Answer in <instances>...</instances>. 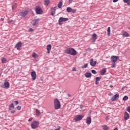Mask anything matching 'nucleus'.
Returning a JSON list of instances; mask_svg holds the SVG:
<instances>
[{
	"label": "nucleus",
	"instance_id": "f257e3e1",
	"mask_svg": "<svg viewBox=\"0 0 130 130\" xmlns=\"http://www.w3.org/2000/svg\"><path fill=\"white\" fill-rule=\"evenodd\" d=\"M64 52L65 53H67V54H70V55L75 56L77 54V51L72 48L66 49L64 51Z\"/></svg>",
	"mask_w": 130,
	"mask_h": 130
},
{
	"label": "nucleus",
	"instance_id": "f03ea898",
	"mask_svg": "<svg viewBox=\"0 0 130 130\" xmlns=\"http://www.w3.org/2000/svg\"><path fill=\"white\" fill-rule=\"evenodd\" d=\"M55 109H59L60 108V102L57 99H55L54 101Z\"/></svg>",
	"mask_w": 130,
	"mask_h": 130
},
{
	"label": "nucleus",
	"instance_id": "7ed1b4c3",
	"mask_svg": "<svg viewBox=\"0 0 130 130\" xmlns=\"http://www.w3.org/2000/svg\"><path fill=\"white\" fill-rule=\"evenodd\" d=\"M35 12L37 15H42L43 14V11L40 6H37L35 9Z\"/></svg>",
	"mask_w": 130,
	"mask_h": 130
},
{
	"label": "nucleus",
	"instance_id": "20e7f679",
	"mask_svg": "<svg viewBox=\"0 0 130 130\" xmlns=\"http://www.w3.org/2000/svg\"><path fill=\"white\" fill-rule=\"evenodd\" d=\"M39 122L38 121H34L31 124V127L33 129H35V128H37L38 126H39Z\"/></svg>",
	"mask_w": 130,
	"mask_h": 130
},
{
	"label": "nucleus",
	"instance_id": "39448f33",
	"mask_svg": "<svg viewBox=\"0 0 130 130\" xmlns=\"http://www.w3.org/2000/svg\"><path fill=\"white\" fill-rule=\"evenodd\" d=\"M82 119H83V115H78L75 116L73 120L75 122H78V121H80V120H82Z\"/></svg>",
	"mask_w": 130,
	"mask_h": 130
},
{
	"label": "nucleus",
	"instance_id": "423d86ee",
	"mask_svg": "<svg viewBox=\"0 0 130 130\" xmlns=\"http://www.w3.org/2000/svg\"><path fill=\"white\" fill-rule=\"evenodd\" d=\"M119 59V56H112L111 57V61L112 62H116Z\"/></svg>",
	"mask_w": 130,
	"mask_h": 130
},
{
	"label": "nucleus",
	"instance_id": "0eeeda50",
	"mask_svg": "<svg viewBox=\"0 0 130 130\" xmlns=\"http://www.w3.org/2000/svg\"><path fill=\"white\" fill-rule=\"evenodd\" d=\"M67 21H69V18L60 17L58 20L59 25H61L60 23L62 22H67Z\"/></svg>",
	"mask_w": 130,
	"mask_h": 130
},
{
	"label": "nucleus",
	"instance_id": "6e6552de",
	"mask_svg": "<svg viewBox=\"0 0 130 130\" xmlns=\"http://www.w3.org/2000/svg\"><path fill=\"white\" fill-rule=\"evenodd\" d=\"M22 42H18L15 46V48H17V50H20L21 47H22Z\"/></svg>",
	"mask_w": 130,
	"mask_h": 130
},
{
	"label": "nucleus",
	"instance_id": "1a4fd4ad",
	"mask_svg": "<svg viewBox=\"0 0 130 130\" xmlns=\"http://www.w3.org/2000/svg\"><path fill=\"white\" fill-rule=\"evenodd\" d=\"M117 98H119V94L118 93H116L112 98L111 99L112 102L115 101Z\"/></svg>",
	"mask_w": 130,
	"mask_h": 130
},
{
	"label": "nucleus",
	"instance_id": "9d476101",
	"mask_svg": "<svg viewBox=\"0 0 130 130\" xmlns=\"http://www.w3.org/2000/svg\"><path fill=\"white\" fill-rule=\"evenodd\" d=\"M31 76L32 81H35L36 80V72L35 71H32L31 72Z\"/></svg>",
	"mask_w": 130,
	"mask_h": 130
},
{
	"label": "nucleus",
	"instance_id": "9b49d317",
	"mask_svg": "<svg viewBox=\"0 0 130 130\" xmlns=\"http://www.w3.org/2000/svg\"><path fill=\"white\" fill-rule=\"evenodd\" d=\"M97 63V61H94L93 59H90V64L91 67H95Z\"/></svg>",
	"mask_w": 130,
	"mask_h": 130
},
{
	"label": "nucleus",
	"instance_id": "f8f14e48",
	"mask_svg": "<svg viewBox=\"0 0 130 130\" xmlns=\"http://www.w3.org/2000/svg\"><path fill=\"white\" fill-rule=\"evenodd\" d=\"M129 118V115L128 112H125L124 115V119L125 120H127Z\"/></svg>",
	"mask_w": 130,
	"mask_h": 130
},
{
	"label": "nucleus",
	"instance_id": "ddd939ff",
	"mask_svg": "<svg viewBox=\"0 0 130 130\" xmlns=\"http://www.w3.org/2000/svg\"><path fill=\"white\" fill-rule=\"evenodd\" d=\"M91 122H92V118H91V117H88L86 119V123L90 124Z\"/></svg>",
	"mask_w": 130,
	"mask_h": 130
},
{
	"label": "nucleus",
	"instance_id": "4468645a",
	"mask_svg": "<svg viewBox=\"0 0 130 130\" xmlns=\"http://www.w3.org/2000/svg\"><path fill=\"white\" fill-rule=\"evenodd\" d=\"M28 13H29V11H25L24 12H21L20 14V16H21V17H25V16H27Z\"/></svg>",
	"mask_w": 130,
	"mask_h": 130
},
{
	"label": "nucleus",
	"instance_id": "2eb2a0df",
	"mask_svg": "<svg viewBox=\"0 0 130 130\" xmlns=\"http://www.w3.org/2000/svg\"><path fill=\"white\" fill-rule=\"evenodd\" d=\"M100 80H101V77H97L95 78V85H98V84H99V81H100Z\"/></svg>",
	"mask_w": 130,
	"mask_h": 130
},
{
	"label": "nucleus",
	"instance_id": "dca6fc26",
	"mask_svg": "<svg viewBox=\"0 0 130 130\" xmlns=\"http://www.w3.org/2000/svg\"><path fill=\"white\" fill-rule=\"evenodd\" d=\"M52 46L50 44H49L47 46V50L48 51V53H50V50H51Z\"/></svg>",
	"mask_w": 130,
	"mask_h": 130
},
{
	"label": "nucleus",
	"instance_id": "f3484780",
	"mask_svg": "<svg viewBox=\"0 0 130 130\" xmlns=\"http://www.w3.org/2000/svg\"><path fill=\"white\" fill-rule=\"evenodd\" d=\"M92 41L93 42H95V41H96V39H97V35L96 34H93L92 35Z\"/></svg>",
	"mask_w": 130,
	"mask_h": 130
},
{
	"label": "nucleus",
	"instance_id": "a211bd4d",
	"mask_svg": "<svg viewBox=\"0 0 130 130\" xmlns=\"http://www.w3.org/2000/svg\"><path fill=\"white\" fill-rule=\"evenodd\" d=\"M85 76L86 78H91V77H92V74H91L90 72H86Z\"/></svg>",
	"mask_w": 130,
	"mask_h": 130
},
{
	"label": "nucleus",
	"instance_id": "6ab92c4d",
	"mask_svg": "<svg viewBox=\"0 0 130 130\" xmlns=\"http://www.w3.org/2000/svg\"><path fill=\"white\" fill-rule=\"evenodd\" d=\"M105 73H106V69L104 68L100 71V75L103 76V75L105 74Z\"/></svg>",
	"mask_w": 130,
	"mask_h": 130
},
{
	"label": "nucleus",
	"instance_id": "aec40b11",
	"mask_svg": "<svg viewBox=\"0 0 130 130\" xmlns=\"http://www.w3.org/2000/svg\"><path fill=\"white\" fill-rule=\"evenodd\" d=\"M39 22V19H35V22L32 23L33 26H36V25H38V23Z\"/></svg>",
	"mask_w": 130,
	"mask_h": 130
},
{
	"label": "nucleus",
	"instance_id": "412c9836",
	"mask_svg": "<svg viewBox=\"0 0 130 130\" xmlns=\"http://www.w3.org/2000/svg\"><path fill=\"white\" fill-rule=\"evenodd\" d=\"M15 108V106H14L13 103H11V105L9 106V110H12V109H14Z\"/></svg>",
	"mask_w": 130,
	"mask_h": 130
},
{
	"label": "nucleus",
	"instance_id": "4be33fe9",
	"mask_svg": "<svg viewBox=\"0 0 130 130\" xmlns=\"http://www.w3.org/2000/svg\"><path fill=\"white\" fill-rule=\"evenodd\" d=\"M1 61L2 63H7V58L5 57H2L1 59Z\"/></svg>",
	"mask_w": 130,
	"mask_h": 130
},
{
	"label": "nucleus",
	"instance_id": "5701e85b",
	"mask_svg": "<svg viewBox=\"0 0 130 130\" xmlns=\"http://www.w3.org/2000/svg\"><path fill=\"white\" fill-rule=\"evenodd\" d=\"M4 86L5 88H9L10 87V83H9V82H5Z\"/></svg>",
	"mask_w": 130,
	"mask_h": 130
},
{
	"label": "nucleus",
	"instance_id": "b1692460",
	"mask_svg": "<svg viewBox=\"0 0 130 130\" xmlns=\"http://www.w3.org/2000/svg\"><path fill=\"white\" fill-rule=\"evenodd\" d=\"M122 36H123V37H128V36H129V35H128V33L125 31L123 33Z\"/></svg>",
	"mask_w": 130,
	"mask_h": 130
},
{
	"label": "nucleus",
	"instance_id": "393cba45",
	"mask_svg": "<svg viewBox=\"0 0 130 130\" xmlns=\"http://www.w3.org/2000/svg\"><path fill=\"white\" fill-rule=\"evenodd\" d=\"M125 4H127V6H130V0H123Z\"/></svg>",
	"mask_w": 130,
	"mask_h": 130
},
{
	"label": "nucleus",
	"instance_id": "a878e982",
	"mask_svg": "<svg viewBox=\"0 0 130 130\" xmlns=\"http://www.w3.org/2000/svg\"><path fill=\"white\" fill-rule=\"evenodd\" d=\"M72 9L71 7H67V13H71Z\"/></svg>",
	"mask_w": 130,
	"mask_h": 130
},
{
	"label": "nucleus",
	"instance_id": "bb28decb",
	"mask_svg": "<svg viewBox=\"0 0 130 130\" xmlns=\"http://www.w3.org/2000/svg\"><path fill=\"white\" fill-rule=\"evenodd\" d=\"M102 127H103L104 130H108V129H109V128L106 125H103Z\"/></svg>",
	"mask_w": 130,
	"mask_h": 130
},
{
	"label": "nucleus",
	"instance_id": "cd10ccee",
	"mask_svg": "<svg viewBox=\"0 0 130 130\" xmlns=\"http://www.w3.org/2000/svg\"><path fill=\"white\" fill-rule=\"evenodd\" d=\"M32 56L34 58H37V57H38V55L37 54H36V53H33Z\"/></svg>",
	"mask_w": 130,
	"mask_h": 130
},
{
	"label": "nucleus",
	"instance_id": "c85d7f7f",
	"mask_svg": "<svg viewBox=\"0 0 130 130\" xmlns=\"http://www.w3.org/2000/svg\"><path fill=\"white\" fill-rule=\"evenodd\" d=\"M44 3L45 6H48V5H49L50 1L49 0H45Z\"/></svg>",
	"mask_w": 130,
	"mask_h": 130
},
{
	"label": "nucleus",
	"instance_id": "c756f323",
	"mask_svg": "<svg viewBox=\"0 0 130 130\" xmlns=\"http://www.w3.org/2000/svg\"><path fill=\"white\" fill-rule=\"evenodd\" d=\"M107 32H107L108 36H110V32H111L110 27H108Z\"/></svg>",
	"mask_w": 130,
	"mask_h": 130
},
{
	"label": "nucleus",
	"instance_id": "7c9ffc66",
	"mask_svg": "<svg viewBox=\"0 0 130 130\" xmlns=\"http://www.w3.org/2000/svg\"><path fill=\"white\" fill-rule=\"evenodd\" d=\"M17 4L16 3H14L12 5V8L13 10H14V9H16V8H17Z\"/></svg>",
	"mask_w": 130,
	"mask_h": 130
},
{
	"label": "nucleus",
	"instance_id": "2f4dec72",
	"mask_svg": "<svg viewBox=\"0 0 130 130\" xmlns=\"http://www.w3.org/2000/svg\"><path fill=\"white\" fill-rule=\"evenodd\" d=\"M62 6V3L61 2H59V4H58V8L59 9H61Z\"/></svg>",
	"mask_w": 130,
	"mask_h": 130
},
{
	"label": "nucleus",
	"instance_id": "473e14b6",
	"mask_svg": "<svg viewBox=\"0 0 130 130\" xmlns=\"http://www.w3.org/2000/svg\"><path fill=\"white\" fill-rule=\"evenodd\" d=\"M36 113L37 114V116L40 115V111L38 109L36 110Z\"/></svg>",
	"mask_w": 130,
	"mask_h": 130
},
{
	"label": "nucleus",
	"instance_id": "72a5a7b5",
	"mask_svg": "<svg viewBox=\"0 0 130 130\" xmlns=\"http://www.w3.org/2000/svg\"><path fill=\"white\" fill-rule=\"evenodd\" d=\"M127 99H128V97L126 95H125L123 98V101H126V100H127Z\"/></svg>",
	"mask_w": 130,
	"mask_h": 130
},
{
	"label": "nucleus",
	"instance_id": "f704fd0d",
	"mask_svg": "<svg viewBox=\"0 0 130 130\" xmlns=\"http://www.w3.org/2000/svg\"><path fill=\"white\" fill-rule=\"evenodd\" d=\"M88 67V63H86L84 66H82L81 67V69H86V68Z\"/></svg>",
	"mask_w": 130,
	"mask_h": 130
},
{
	"label": "nucleus",
	"instance_id": "c9c22d12",
	"mask_svg": "<svg viewBox=\"0 0 130 130\" xmlns=\"http://www.w3.org/2000/svg\"><path fill=\"white\" fill-rule=\"evenodd\" d=\"M77 12V10L76 9H72L71 11V13H72V14H76V12Z\"/></svg>",
	"mask_w": 130,
	"mask_h": 130
},
{
	"label": "nucleus",
	"instance_id": "e433bc0d",
	"mask_svg": "<svg viewBox=\"0 0 130 130\" xmlns=\"http://www.w3.org/2000/svg\"><path fill=\"white\" fill-rule=\"evenodd\" d=\"M115 67V62H112V66L111 68L113 69Z\"/></svg>",
	"mask_w": 130,
	"mask_h": 130
},
{
	"label": "nucleus",
	"instance_id": "4c0bfd02",
	"mask_svg": "<svg viewBox=\"0 0 130 130\" xmlns=\"http://www.w3.org/2000/svg\"><path fill=\"white\" fill-rule=\"evenodd\" d=\"M91 73L92 74H93L94 75H96V74H97V72H96V71L92 70H91Z\"/></svg>",
	"mask_w": 130,
	"mask_h": 130
},
{
	"label": "nucleus",
	"instance_id": "58836bf2",
	"mask_svg": "<svg viewBox=\"0 0 130 130\" xmlns=\"http://www.w3.org/2000/svg\"><path fill=\"white\" fill-rule=\"evenodd\" d=\"M54 14H55V11H52L51 12V16H54Z\"/></svg>",
	"mask_w": 130,
	"mask_h": 130
},
{
	"label": "nucleus",
	"instance_id": "ea45409f",
	"mask_svg": "<svg viewBox=\"0 0 130 130\" xmlns=\"http://www.w3.org/2000/svg\"><path fill=\"white\" fill-rule=\"evenodd\" d=\"M127 111L129 112V113H130V106L127 107Z\"/></svg>",
	"mask_w": 130,
	"mask_h": 130
},
{
	"label": "nucleus",
	"instance_id": "a19ab883",
	"mask_svg": "<svg viewBox=\"0 0 130 130\" xmlns=\"http://www.w3.org/2000/svg\"><path fill=\"white\" fill-rule=\"evenodd\" d=\"M72 71H73V72H77V69H76V68H73L72 69Z\"/></svg>",
	"mask_w": 130,
	"mask_h": 130
},
{
	"label": "nucleus",
	"instance_id": "79ce46f5",
	"mask_svg": "<svg viewBox=\"0 0 130 130\" xmlns=\"http://www.w3.org/2000/svg\"><path fill=\"white\" fill-rule=\"evenodd\" d=\"M32 120H33V118H32V117H30V118L28 119V121H29V122H30L32 121Z\"/></svg>",
	"mask_w": 130,
	"mask_h": 130
},
{
	"label": "nucleus",
	"instance_id": "37998d69",
	"mask_svg": "<svg viewBox=\"0 0 130 130\" xmlns=\"http://www.w3.org/2000/svg\"><path fill=\"white\" fill-rule=\"evenodd\" d=\"M51 10H53V11H56V7H52L51 8Z\"/></svg>",
	"mask_w": 130,
	"mask_h": 130
},
{
	"label": "nucleus",
	"instance_id": "c03bdc74",
	"mask_svg": "<svg viewBox=\"0 0 130 130\" xmlns=\"http://www.w3.org/2000/svg\"><path fill=\"white\" fill-rule=\"evenodd\" d=\"M28 31H29V32H32V31H33V28H29V30H28Z\"/></svg>",
	"mask_w": 130,
	"mask_h": 130
},
{
	"label": "nucleus",
	"instance_id": "a18cd8bd",
	"mask_svg": "<svg viewBox=\"0 0 130 130\" xmlns=\"http://www.w3.org/2000/svg\"><path fill=\"white\" fill-rule=\"evenodd\" d=\"M17 109L18 110H21V106H17Z\"/></svg>",
	"mask_w": 130,
	"mask_h": 130
},
{
	"label": "nucleus",
	"instance_id": "49530a36",
	"mask_svg": "<svg viewBox=\"0 0 130 130\" xmlns=\"http://www.w3.org/2000/svg\"><path fill=\"white\" fill-rule=\"evenodd\" d=\"M14 103H15L16 105H18V104H19V102L18 101H15Z\"/></svg>",
	"mask_w": 130,
	"mask_h": 130
},
{
	"label": "nucleus",
	"instance_id": "de8ad7c7",
	"mask_svg": "<svg viewBox=\"0 0 130 130\" xmlns=\"http://www.w3.org/2000/svg\"><path fill=\"white\" fill-rule=\"evenodd\" d=\"M12 22H13L12 19H9V21H8V23H12Z\"/></svg>",
	"mask_w": 130,
	"mask_h": 130
},
{
	"label": "nucleus",
	"instance_id": "09e8293b",
	"mask_svg": "<svg viewBox=\"0 0 130 130\" xmlns=\"http://www.w3.org/2000/svg\"><path fill=\"white\" fill-rule=\"evenodd\" d=\"M87 50H88V51H91V50H92V49H91V48H88L87 49Z\"/></svg>",
	"mask_w": 130,
	"mask_h": 130
},
{
	"label": "nucleus",
	"instance_id": "8fccbe9b",
	"mask_svg": "<svg viewBox=\"0 0 130 130\" xmlns=\"http://www.w3.org/2000/svg\"><path fill=\"white\" fill-rule=\"evenodd\" d=\"M80 108L82 109L83 108H84V106L81 105L80 106Z\"/></svg>",
	"mask_w": 130,
	"mask_h": 130
},
{
	"label": "nucleus",
	"instance_id": "3c124183",
	"mask_svg": "<svg viewBox=\"0 0 130 130\" xmlns=\"http://www.w3.org/2000/svg\"><path fill=\"white\" fill-rule=\"evenodd\" d=\"M108 119H109V117L108 116L106 117V120H108Z\"/></svg>",
	"mask_w": 130,
	"mask_h": 130
},
{
	"label": "nucleus",
	"instance_id": "603ef678",
	"mask_svg": "<svg viewBox=\"0 0 130 130\" xmlns=\"http://www.w3.org/2000/svg\"><path fill=\"white\" fill-rule=\"evenodd\" d=\"M113 3H116V2H118V0H113Z\"/></svg>",
	"mask_w": 130,
	"mask_h": 130
},
{
	"label": "nucleus",
	"instance_id": "864d4df0",
	"mask_svg": "<svg viewBox=\"0 0 130 130\" xmlns=\"http://www.w3.org/2000/svg\"><path fill=\"white\" fill-rule=\"evenodd\" d=\"M16 112L15 110H13L11 111V113H15Z\"/></svg>",
	"mask_w": 130,
	"mask_h": 130
},
{
	"label": "nucleus",
	"instance_id": "5fc2aeb1",
	"mask_svg": "<svg viewBox=\"0 0 130 130\" xmlns=\"http://www.w3.org/2000/svg\"><path fill=\"white\" fill-rule=\"evenodd\" d=\"M1 21H2L3 22V21H5V19H4V18H1Z\"/></svg>",
	"mask_w": 130,
	"mask_h": 130
},
{
	"label": "nucleus",
	"instance_id": "6e6d98bb",
	"mask_svg": "<svg viewBox=\"0 0 130 130\" xmlns=\"http://www.w3.org/2000/svg\"><path fill=\"white\" fill-rule=\"evenodd\" d=\"M112 87H113V85H110V88H112Z\"/></svg>",
	"mask_w": 130,
	"mask_h": 130
},
{
	"label": "nucleus",
	"instance_id": "4d7b16f0",
	"mask_svg": "<svg viewBox=\"0 0 130 130\" xmlns=\"http://www.w3.org/2000/svg\"><path fill=\"white\" fill-rule=\"evenodd\" d=\"M69 2H71V1H73V0H69Z\"/></svg>",
	"mask_w": 130,
	"mask_h": 130
}]
</instances>
